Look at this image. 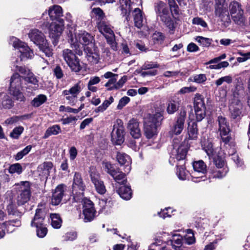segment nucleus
Returning <instances> with one entry per match:
<instances>
[{
	"mask_svg": "<svg viewBox=\"0 0 250 250\" xmlns=\"http://www.w3.org/2000/svg\"><path fill=\"white\" fill-rule=\"evenodd\" d=\"M22 78L18 73H14L11 78L9 89L21 88Z\"/></svg>",
	"mask_w": 250,
	"mask_h": 250,
	"instance_id": "31",
	"label": "nucleus"
},
{
	"mask_svg": "<svg viewBox=\"0 0 250 250\" xmlns=\"http://www.w3.org/2000/svg\"><path fill=\"white\" fill-rule=\"evenodd\" d=\"M196 118L197 121H202L206 115V108L195 109Z\"/></svg>",
	"mask_w": 250,
	"mask_h": 250,
	"instance_id": "55",
	"label": "nucleus"
},
{
	"mask_svg": "<svg viewBox=\"0 0 250 250\" xmlns=\"http://www.w3.org/2000/svg\"><path fill=\"white\" fill-rule=\"evenodd\" d=\"M186 117V112L181 110L177 117L176 122L169 131V134L172 137L181 134L184 128Z\"/></svg>",
	"mask_w": 250,
	"mask_h": 250,
	"instance_id": "15",
	"label": "nucleus"
},
{
	"mask_svg": "<svg viewBox=\"0 0 250 250\" xmlns=\"http://www.w3.org/2000/svg\"><path fill=\"white\" fill-rule=\"evenodd\" d=\"M90 175L92 183L94 184L96 191L101 194H104L106 191L105 186L103 181L100 180L99 173L94 167H90Z\"/></svg>",
	"mask_w": 250,
	"mask_h": 250,
	"instance_id": "17",
	"label": "nucleus"
},
{
	"mask_svg": "<svg viewBox=\"0 0 250 250\" xmlns=\"http://www.w3.org/2000/svg\"><path fill=\"white\" fill-rule=\"evenodd\" d=\"M185 243L188 245H191L195 243V238L193 231L191 229L187 230V233L184 236Z\"/></svg>",
	"mask_w": 250,
	"mask_h": 250,
	"instance_id": "43",
	"label": "nucleus"
},
{
	"mask_svg": "<svg viewBox=\"0 0 250 250\" xmlns=\"http://www.w3.org/2000/svg\"><path fill=\"white\" fill-rule=\"evenodd\" d=\"M124 122L120 119H117L114 125L111 133V140L116 145H122L125 141Z\"/></svg>",
	"mask_w": 250,
	"mask_h": 250,
	"instance_id": "10",
	"label": "nucleus"
},
{
	"mask_svg": "<svg viewBox=\"0 0 250 250\" xmlns=\"http://www.w3.org/2000/svg\"><path fill=\"white\" fill-rule=\"evenodd\" d=\"M14 105V101L8 94L0 93V107L2 108L9 109Z\"/></svg>",
	"mask_w": 250,
	"mask_h": 250,
	"instance_id": "27",
	"label": "nucleus"
},
{
	"mask_svg": "<svg viewBox=\"0 0 250 250\" xmlns=\"http://www.w3.org/2000/svg\"><path fill=\"white\" fill-rule=\"evenodd\" d=\"M192 166L194 171L192 173V177L195 178H204L207 171V166L204 161L202 160L195 161L192 163Z\"/></svg>",
	"mask_w": 250,
	"mask_h": 250,
	"instance_id": "21",
	"label": "nucleus"
},
{
	"mask_svg": "<svg viewBox=\"0 0 250 250\" xmlns=\"http://www.w3.org/2000/svg\"><path fill=\"white\" fill-rule=\"evenodd\" d=\"M114 180L119 184L121 186L117 189V192L119 195L123 199H125V185L124 184L125 174L121 171H115L114 174L111 175Z\"/></svg>",
	"mask_w": 250,
	"mask_h": 250,
	"instance_id": "20",
	"label": "nucleus"
},
{
	"mask_svg": "<svg viewBox=\"0 0 250 250\" xmlns=\"http://www.w3.org/2000/svg\"><path fill=\"white\" fill-rule=\"evenodd\" d=\"M76 40L83 45H87L92 43L93 37L88 33L81 31L75 35Z\"/></svg>",
	"mask_w": 250,
	"mask_h": 250,
	"instance_id": "24",
	"label": "nucleus"
},
{
	"mask_svg": "<svg viewBox=\"0 0 250 250\" xmlns=\"http://www.w3.org/2000/svg\"><path fill=\"white\" fill-rule=\"evenodd\" d=\"M182 241V236L177 234L173 235L170 240L171 245L175 250H181Z\"/></svg>",
	"mask_w": 250,
	"mask_h": 250,
	"instance_id": "34",
	"label": "nucleus"
},
{
	"mask_svg": "<svg viewBox=\"0 0 250 250\" xmlns=\"http://www.w3.org/2000/svg\"><path fill=\"white\" fill-rule=\"evenodd\" d=\"M87 61L92 64L97 63L100 60L99 52L96 49H92L87 46L84 48Z\"/></svg>",
	"mask_w": 250,
	"mask_h": 250,
	"instance_id": "26",
	"label": "nucleus"
},
{
	"mask_svg": "<svg viewBox=\"0 0 250 250\" xmlns=\"http://www.w3.org/2000/svg\"><path fill=\"white\" fill-rule=\"evenodd\" d=\"M224 82H226L228 84L232 82V78L231 76L228 75L222 77L215 81L216 85L218 86L221 85Z\"/></svg>",
	"mask_w": 250,
	"mask_h": 250,
	"instance_id": "51",
	"label": "nucleus"
},
{
	"mask_svg": "<svg viewBox=\"0 0 250 250\" xmlns=\"http://www.w3.org/2000/svg\"><path fill=\"white\" fill-rule=\"evenodd\" d=\"M188 137L190 139H196L197 138L198 129L197 125L195 122H192L188 123Z\"/></svg>",
	"mask_w": 250,
	"mask_h": 250,
	"instance_id": "32",
	"label": "nucleus"
},
{
	"mask_svg": "<svg viewBox=\"0 0 250 250\" xmlns=\"http://www.w3.org/2000/svg\"><path fill=\"white\" fill-rule=\"evenodd\" d=\"M178 104L174 101H170L167 105V111L169 114H172L178 109Z\"/></svg>",
	"mask_w": 250,
	"mask_h": 250,
	"instance_id": "53",
	"label": "nucleus"
},
{
	"mask_svg": "<svg viewBox=\"0 0 250 250\" xmlns=\"http://www.w3.org/2000/svg\"><path fill=\"white\" fill-rule=\"evenodd\" d=\"M62 7L57 5L50 7L48 12L45 11L42 16L48 15L52 21L56 20L59 24L55 22H52L49 28V34L50 38L53 39V43L55 45L57 43V40L61 35L64 28V21L61 17L62 16Z\"/></svg>",
	"mask_w": 250,
	"mask_h": 250,
	"instance_id": "1",
	"label": "nucleus"
},
{
	"mask_svg": "<svg viewBox=\"0 0 250 250\" xmlns=\"http://www.w3.org/2000/svg\"><path fill=\"white\" fill-rule=\"evenodd\" d=\"M229 9L233 21L239 25L244 26L246 18L244 15V11L241 5L237 1H233L229 4Z\"/></svg>",
	"mask_w": 250,
	"mask_h": 250,
	"instance_id": "6",
	"label": "nucleus"
},
{
	"mask_svg": "<svg viewBox=\"0 0 250 250\" xmlns=\"http://www.w3.org/2000/svg\"><path fill=\"white\" fill-rule=\"evenodd\" d=\"M112 203L110 200L106 199H102L99 201V205L102 208V210H104L109 208L111 206Z\"/></svg>",
	"mask_w": 250,
	"mask_h": 250,
	"instance_id": "56",
	"label": "nucleus"
},
{
	"mask_svg": "<svg viewBox=\"0 0 250 250\" xmlns=\"http://www.w3.org/2000/svg\"><path fill=\"white\" fill-rule=\"evenodd\" d=\"M127 128L130 131L131 135L135 139H138L141 136V130L139 128V123L136 120L132 119L130 120L128 124Z\"/></svg>",
	"mask_w": 250,
	"mask_h": 250,
	"instance_id": "25",
	"label": "nucleus"
},
{
	"mask_svg": "<svg viewBox=\"0 0 250 250\" xmlns=\"http://www.w3.org/2000/svg\"><path fill=\"white\" fill-rule=\"evenodd\" d=\"M192 22L193 24L200 25L203 27H207L208 26L207 23L202 18L199 17H195L192 19Z\"/></svg>",
	"mask_w": 250,
	"mask_h": 250,
	"instance_id": "59",
	"label": "nucleus"
},
{
	"mask_svg": "<svg viewBox=\"0 0 250 250\" xmlns=\"http://www.w3.org/2000/svg\"><path fill=\"white\" fill-rule=\"evenodd\" d=\"M47 100L45 95L40 94L34 98L31 102L32 105L34 107H39L43 104Z\"/></svg>",
	"mask_w": 250,
	"mask_h": 250,
	"instance_id": "41",
	"label": "nucleus"
},
{
	"mask_svg": "<svg viewBox=\"0 0 250 250\" xmlns=\"http://www.w3.org/2000/svg\"><path fill=\"white\" fill-rule=\"evenodd\" d=\"M45 213L42 208H37L31 225L32 227H39L44 225Z\"/></svg>",
	"mask_w": 250,
	"mask_h": 250,
	"instance_id": "28",
	"label": "nucleus"
},
{
	"mask_svg": "<svg viewBox=\"0 0 250 250\" xmlns=\"http://www.w3.org/2000/svg\"><path fill=\"white\" fill-rule=\"evenodd\" d=\"M159 65L154 62H146L142 66L141 68L142 70H147L154 68H157Z\"/></svg>",
	"mask_w": 250,
	"mask_h": 250,
	"instance_id": "61",
	"label": "nucleus"
},
{
	"mask_svg": "<svg viewBox=\"0 0 250 250\" xmlns=\"http://www.w3.org/2000/svg\"><path fill=\"white\" fill-rule=\"evenodd\" d=\"M229 170L228 167H222V168H218V169L213 171L212 174L214 178L219 179L225 177Z\"/></svg>",
	"mask_w": 250,
	"mask_h": 250,
	"instance_id": "42",
	"label": "nucleus"
},
{
	"mask_svg": "<svg viewBox=\"0 0 250 250\" xmlns=\"http://www.w3.org/2000/svg\"><path fill=\"white\" fill-rule=\"evenodd\" d=\"M207 80L206 76L205 74H201L199 75H196L193 77V80L197 83H202L205 82Z\"/></svg>",
	"mask_w": 250,
	"mask_h": 250,
	"instance_id": "63",
	"label": "nucleus"
},
{
	"mask_svg": "<svg viewBox=\"0 0 250 250\" xmlns=\"http://www.w3.org/2000/svg\"><path fill=\"white\" fill-rule=\"evenodd\" d=\"M118 76V74L113 73L111 72H107L105 73L102 77L104 78L105 79H108L109 80L108 82L105 84L104 86L107 88L108 90H112V89H110V88H112L114 85L115 84V83L117 80V77Z\"/></svg>",
	"mask_w": 250,
	"mask_h": 250,
	"instance_id": "30",
	"label": "nucleus"
},
{
	"mask_svg": "<svg viewBox=\"0 0 250 250\" xmlns=\"http://www.w3.org/2000/svg\"><path fill=\"white\" fill-rule=\"evenodd\" d=\"M99 31L104 35L108 43L114 44V34L109 24L104 20L97 22Z\"/></svg>",
	"mask_w": 250,
	"mask_h": 250,
	"instance_id": "14",
	"label": "nucleus"
},
{
	"mask_svg": "<svg viewBox=\"0 0 250 250\" xmlns=\"http://www.w3.org/2000/svg\"><path fill=\"white\" fill-rule=\"evenodd\" d=\"M213 162L217 168H222V167H228L224 159L219 156L214 157Z\"/></svg>",
	"mask_w": 250,
	"mask_h": 250,
	"instance_id": "49",
	"label": "nucleus"
},
{
	"mask_svg": "<svg viewBox=\"0 0 250 250\" xmlns=\"http://www.w3.org/2000/svg\"><path fill=\"white\" fill-rule=\"evenodd\" d=\"M155 10L158 15L160 17L161 21L165 23L169 30V33L173 34L175 31V26L173 21L171 20L169 10L166 4L160 1L156 3Z\"/></svg>",
	"mask_w": 250,
	"mask_h": 250,
	"instance_id": "4",
	"label": "nucleus"
},
{
	"mask_svg": "<svg viewBox=\"0 0 250 250\" xmlns=\"http://www.w3.org/2000/svg\"><path fill=\"white\" fill-rule=\"evenodd\" d=\"M92 13L96 16L97 21H100L104 20V14L101 8H93L92 10Z\"/></svg>",
	"mask_w": 250,
	"mask_h": 250,
	"instance_id": "48",
	"label": "nucleus"
},
{
	"mask_svg": "<svg viewBox=\"0 0 250 250\" xmlns=\"http://www.w3.org/2000/svg\"><path fill=\"white\" fill-rule=\"evenodd\" d=\"M173 149L172 151V155L173 158L177 161L184 160L186 156L187 148L184 145H178V143L174 140H173Z\"/></svg>",
	"mask_w": 250,
	"mask_h": 250,
	"instance_id": "19",
	"label": "nucleus"
},
{
	"mask_svg": "<svg viewBox=\"0 0 250 250\" xmlns=\"http://www.w3.org/2000/svg\"><path fill=\"white\" fill-rule=\"evenodd\" d=\"M84 189L85 186L81 174L79 173H75L73 179L72 193L74 199L76 202H79L83 199Z\"/></svg>",
	"mask_w": 250,
	"mask_h": 250,
	"instance_id": "9",
	"label": "nucleus"
},
{
	"mask_svg": "<svg viewBox=\"0 0 250 250\" xmlns=\"http://www.w3.org/2000/svg\"><path fill=\"white\" fill-rule=\"evenodd\" d=\"M24 128L22 126H20L16 127L10 133V136L14 139H18L20 135L22 133Z\"/></svg>",
	"mask_w": 250,
	"mask_h": 250,
	"instance_id": "52",
	"label": "nucleus"
},
{
	"mask_svg": "<svg viewBox=\"0 0 250 250\" xmlns=\"http://www.w3.org/2000/svg\"><path fill=\"white\" fill-rule=\"evenodd\" d=\"M105 171L109 173L110 175H113L115 171L113 166L109 163L105 162L103 163Z\"/></svg>",
	"mask_w": 250,
	"mask_h": 250,
	"instance_id": "62",
	"label": "nucleus"
},
{
	"mask_svg": "<svg viewBox=\"0 0 250 250\" xmlns=\"http://www.w3.org/2000/svg\"><path fill=\"white\" fill-rule=\"evenodd\" d=\"M165 38L163 33L155 31L151 36V41L154 44L161 45L163 43Z\"/></svg>",
	"mask_w": 250,
	"mask_h": 250,
	"instance_id": "35",
	"label": "nucleus"
},
{
	"mask_svg": "<svg viewBox=\"0 0 250 250\" xmlns=\"http://www.w3.org/2000/svg\"><path fill=\"white\" fill-rule=\"evenodd\" d=\"M53 164L50 162H45L40 165L38 167V171H42L44 175H48L50 170L52 168Z\"/></svg>",
	"mask_w": 250,
	"mask_h": 250,
	"instance_id": "36",
	"label": "nucleus"
},
{
	"mask_svg": "<svg viewBox=\"0 0 250 250\" xmlns=\"http://www.w3.org/2000/svg\"><path fill=\"white\" fill-rule=\"evenodd\" d=\"M32 146H27L23 149L17 153L14 158L16 160L18 161L22 159L25 155L27 154L31 150Z\"/></svg>",
	"mask_w": 250,
	"mask_h": 250,
	"instance_id": "47",
	"label": "nucleus"
},
{
	"mask_svg": "<svg viewBox=\"0 0 250 250\" xmlns=\"http://www.w3.org/2000/svg\"><path fill=\"white\" fill-rule=\"evenodd\" d=\"M21 193L18 196L17 202L19 206L28 202L31 197L30 184L28 181L21 182Z\"/></svg>",
	"mask_w": 250,
	"mask_h": 250,
	"instance_id": "13",
	"label": "nucleus"
},
{
	"mask_svg": "<svg viewBox=\"0 0 250 250\" xmlns=\"http://www.w3.org/2000/svg\"><path fill=\"white\" fill-rule=\"evenodd\" d=\"M95 213L96 211L92 202L88 199H84L83 205L84 221L85 222L91 221L95 217Z\"/></svg>",
	"mask_w": 250,
	"mask_h": 250,
	"instance_id": "18",
	"label": "nucleus"
},
{
	"mask_svg": "<svg viewBox=\"0 0 250 250\" xmlns=\"http://www.w3.org/2000/svg\"><path fill=\"white\" fill-rule=\"evenodd\" d=\"M10 213L19 217L18 218L12 219L3 223H0V239L5 235L6 232H12L14 231V227H19L21 225V221L20 218L22 215L21 212L14 211L10 212Z\"/></svg>",
	"mask_w": 250,
	"mask_h": 250,
	"instance_id": "7",
	"label": "nucleus"
},
{
	"mask_svg": "<svg viewBox=\"0 0 250 250\" xmlns=\"http://www.w3.org/2000/svg\"><path fill=\"white\" fill-rule=\"evenodd\" d=\"M195 40L200 45L204 47H208L211 44L212 41L211 39L205 38L202 36H197Z\"/></svg>",
	"mask_w": 250,
	"mask_h": 250,
	"instance_id": "46",
	"label": "nucleus"
},
{
	"mask_svg": "<svg viewBox=\"0 0 250 250\" xmlns=\"http://www.w3.org/2000/svg\"><path fill=\"white\" fill-rule=\"evenodd\" d=\"M243 89H240V87L238 88V86H236L229 104L230 117L233 119L239 120L241 118L243 108L241 100L243 99Z\"/></svg>",
	"mask_w": 250,
	"mask_h": 250,
	"instance_id": "2",
	"label": "nucleus"
},
{
	"mask_svg": "<svg viewBox=\"0 0 250 250\" xmlns=\"http://www.w3.org/2000/svg\"><path fill=\"white\" fill-rule=\"evenodd\" d=\"M217 121L219 125V131L222 141L226 144L230 141L231 138L229 135L230 128L229 124L226 118L220 116Z\"/></svg>",
	"mask_w": 250,
	"mask_h": 250,
	"instance_id": "12",
	"label": "nucleus"
},
{
	"mask_svg": "<svg viewBox=\"0 0 250 250\" xmlns=\"http://www.w3.org/2000/svg\"><path fill=\"white\" fill-rule=\"evenodd\" d=\"M50 218L51 220V224L52 226L55 229H59L62 226V221L58 214L53 213L50 215Z\"/></svg>",
	"mask_w": 250,
	"mask_h": 250,
	"instance_id": "39",
	"label": "nucleus"
},
{
	"mask_svg": "<svg viewBox=\"0 0 250 250\" xmlns=\"http://www.w3.org/2000/svg\"><path fill=\"white\" fill-rule=\"evenodd\" d=\"M65 189L66 186L63 184L59 185L56 188L53 192L51 198V204L53 205H58L61 202Z\"/></svg>",
	"mask_w": 250,
	"mask_h": 250,
	"instance_id": "22",
	"label": "nucleus"
},
{
	"mask_svg": "<svg viewBox=\"0 0 250 250\" xmlns=\"http://www.w3.org/2000/svg\"><path fill=\"white\" fill-rule=\"evenodd\" d=\"M36 228L37 235L39 237L43 238L46 236L47 233V229L44 225L41 226L36 227Z\"/></svg>",
	"mask_w": 250,
	"mask_h": 250,
	"instance_id": "50",
	"label": "nucleus"
},
{
	"mask_svg": "<svg viewBox=\"0 0 250 250\" xmlns=\"http://www.w3.org/2000/svg\"><path fill=\"white\" fill-rule=\"evenodd\" d=\"M10 43L18 50V56L21 61H24L33 58L34 56L33 51L25 42H23L16 37H12L10 39Z\"/></svg>",
	"mask_w": 250,
	"mask_h": 250,
	"instance_id": "5",
	"label": "nucleus"
},
{
	"mask_svg": "<svg viewBox=\"0 0 250 250\" xmlns=\"http://www.w3.org/2000/svg\"><path fill=\"white\" fill-rule=\"evenodd\" d=\"M76 238L77 233L75 232H68L64 236V240L65 241H73Z\"/></svg>",
	"mask_w": 250,
	"mask_h": 250,
	"instance_id": "64",
	"label": "nucleus"
},
{
	"mask_svg": "<svg viewBox=\"0 0 250 250\" xmlns=\"http://www.w3.org/2000/svg\"><path fill=\"white\" fill-rule=\"evenodd\" d=\"M168 3L171 13L175 15L179 14V7L174 0H168Z\"/></svg>",
	"mask_w": 250,
	"mask_h": 250,
	"instance_id": "54",
	"label": "nucleus"
},
{
	"mask_svg": "<svg viewBox=\"0 0 250 250\" xmlns=\"http://www.w3.org/2000/svg\"><path fill=\"white\" fill-rule=\"evenodd\" d=\"M8 171L11 174H20L22 172V167L20 164H12L9 167Z\"/></svg>",
	"mask_w": 250,
	"mask_h": 250,
	"instance_id": "45",
	"label": "nucleus"
},
{
	"mask_svg": "<svg viewBox=\"0 0 250 250\" xmlns=\"http://www.w3.org/2000/svg\"><path fill=\"white\" fill-rule=\"evenodd\" d=\"M177 175L181 180H185L186 178L187 173L184 167H177Z\"/></svg>",
	"mask_w": 250,
	"mask_h": 250,
	"instance_id": "58",
	"label": "nucleus"
},
{
	"mask_svg": "<svg viewBox=\"0 0 250 250\" xmlns=\"http://www.w3.org/2000/svg\"><path fill=\"white\" fill-rule=\"evenodd\" d=\"M61 129L59 125H54L49 127L46 131L44 134V138H47L51 135H56L60 133Z\"/></svg>",
	"mask_w": 250,
	"mask_h": 250,
	"instance_id": "40",
	"label": "nucleus"
},
{
	"mask_svg": "<svg viewBox=\"0 0 250 250\" xmlns=\"http://www.w3.org/2000/svg\"><path fill=\"white\" fill-rule=\"evenodd\" d=\"M110 104V103L107 100H105L101 105L95 109L94 111L96 113L103 112L107 109Z\"/></svg>",
	"mask_w": 250,
	"mask_h": 250,
	"instance_id": "57",
	"label": "nucleus"
},
{
	"mask_svg": "<svg viewBox=\"0 0 250 250\" xmlns=\"http://www.w3.org/2000/svg\"><path fill=\"white\" fill-rule=\"evenodd\" d=\"M53 73L54 75L58 79H60L63 77L62 70L59 65H57L54 68Z\"/></svg>",
	"mask_w": 250,
	"mask_h": 250,
	"instance_id": "60",
	"label": "nucleus"
},
{
	"mask_svg": "<svg viewBox=\"0 0 250 250\" xmlns=\"http://www.w3.org/2000/svg\"><path fill=\"white\" fill-rule=\"evenodd\" d=\"M16 70L23 75L22 77L25 81L34 85V89L38 87V80L29 69L26 68L25 67L18 66V65H16Z\"/></svg>",
	"mask_w": 250,
	"mask_h": 250,
	"instance_id": "16",
	"label": "nucleus"
},
{
	"mask_svg": "<svg viewBox=\"0 0 250 250\" xmlns=\"http://www.w3.org/2000/svg\"><path fill=\"white\" fill-rule=\"evenodd\" d=\"M223 6H217L215 9L216 15L219 17L222 21H228L230 20L228 11L226 8H223Z\"/></svg>",
	"mask_w": 250,
	"mask_h": 250,
	"instance_id": "33",
	"label": "nucleus"
},
{
	"mask_svg": "<svg viewBox=\"0 0 250 250\" xmlns=\"http://www.w3.org/2000/svg\"><path fill=\"white\" fill-rule=\"evenodd\" d=\"M21 88L9 89L11 94L15 98V100L20 102H24L25 98L21 92Z\"/></svg>",
	"mask_w": 250,
	"mask_h": 250,
	"instance_id": "38",
	"label": "nucleus"
},
{
	"mask_svg": "<svg viewBox=\"0 0 250 250\" xmlns=\"http://www.w3.org/2000/svg\"><path fill=\"white\" fill-rule=\"evenodd\" d=\"M62 56L72 71L79 72L81 69V66L79 60L73 52L69 49H64L62 51Z\"/></svg>",
	"mask_w": 250,
	"mask_h": 250,
	"instance_id": "11",
	"label": "nucleus"
},
{
	"mask_svg": "<svg viewBox=\"0 0 250 250\" xmlns=\"http://www.w3.org/2000/svg\"><path fill=\"white\" fill-rule=\"evenodd\" d=\"M82 83L79 81L69 89L64 90L62 91V95L65 97L69 104L72 106L75 105L78 96L82 90Z\"/></svg>",
	"mask_w": 250,
	"mask_h": 250,
	"instance_id": "8",
	"label": "nucleus"
},
{
	"mask_svg": "<svg viewBox=\"0 0 250 250\" xmlns=\"http://www.w3.org/2000/svg\"><path fill=\"white\" fill-rule=\"evenodd\" d=\"M38 47L41 51L44 53L47 57H49L53 55L52 49L49 46V43L47 41Z\"/></svg>",
	"mask_w": 250,
	"mask_h": 250,
	"instance_id": "44",
	"label": "nucleus"
},
{
	"mask_svg": "<svg viewBox=\"0 0 250 250\" xmlns=\"http://www.w3.org/2000/svg\"><path fill=\"white\" fill-rule=\"evenodd\" d=\"M132 16L135 26L140 29L144 24L142 12L139 8H135L132 12Z\"/></svg>",
	"mask_w": 250,
	"mask_h": 250,
	"instance_id": "29",
	"label": "nucleus"
},
{
	"mask_svg": "<svg viewBox=\"0 0 250 250\" xmlns=\"http://www.w3.org/2000/svg\"><path fill=\"white\" fill-rule=\"evenodd\" d=\"M162 115L160 113L148 115L144 121V133L147 139L152 138L157 134V127L161 125Z\"/></svg>",
	"mask_w": 250,
	"mask_h": 250,
	"instance_id": "3",
	"label": "nucleus"
},
{
	"mask_svg": "<svg viewBox=\"0 0 250 250\" xmlns=\"http://www.w3.org/2000/svg\"><path fill=\"white\" fill-rule=\"evenodd\" d=\"M28 37L31 41L38 46L42 44L46 41L44 34L37 29L30 30L28 33Z\"/></svg>",
	"mask_w": 250,
	"mask_h": 250,
	"instance_id": "23",
	"label": "nucleus"
},
{
	"mask_svg": "<svg viewBox=\"0 0 250 250\" xmlns=\"http://www.w3.org/2000/svg\"><path fill=\"white\" fill-rule=\"evenodd\" d=\"M194 109L206 108L204 99L199 94H196L194 99Z\"/></svg>",
	"mask_w": 250,
	"mask_h": 250,
	"instance_id": "37",
	"label": "nucleus"
}]
</instances>
